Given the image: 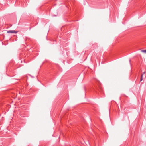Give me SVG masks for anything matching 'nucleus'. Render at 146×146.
Instances as JSON below:
<instances>
[{"label":"nucleus","mask_w":146,"mask_h":146,"mask_svg":"<svg viewBox=\"0 0 146 146\" xmlns=\"http://www.w3.org/2000/svg\"><path fill=\"white\" fill-rule=\"evenodd\" d=\"M145 73V72H144L142 74L141 76V79H140V81H141L143 80V75Z\"/></svg>","instance_id":"f03ea898"},{"label":"nucleus","mask_w":146,"mask_h":146,"mask_svg":"<svg viewBox=\"0 0 146 146\" xmlns=\"http://www.w3.org/2000/svg\"><path fill=\"white\" fill-rule=\"evenodd\" d=\"M141 51L143 53H146V50H142Z\"/></svg>","instance_id":"7ed1b4c3"},{"label":"nucleus","mask_w":146,"mask_h":146,"mask_svg":"<svg viewBox=\"0 0 146 146\" xmlns=\"http://www.w3.org/2000/svg\"><path fill=\"white\" fill-rule=\"evenodd\" d=\"M17 31H15V30H9L8 31H7V33H17Z\"/></svg>","instance_id":"f257e3e1"}]
</instances>
